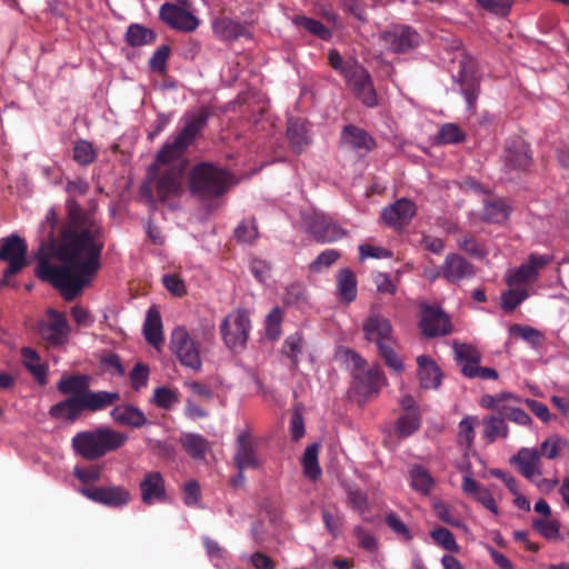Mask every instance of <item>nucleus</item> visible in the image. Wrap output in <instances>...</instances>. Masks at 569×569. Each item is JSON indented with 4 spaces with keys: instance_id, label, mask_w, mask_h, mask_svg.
I'll use <instances>...</instances> for the list:
<instances>
[{
    "instance_id": "nucleus-59",
    "label": "nucleus",
    "mask_w": 569,
    "mask_h": 569,
    "mask_svg": "<svg viewBox=\"0 0 569 569\" xmlns=\"http://www.w3.org/2000/svg\"><path fill=\"white\" fill-rule=\"evenodd\" d=\"M501 416L522 427L532 426V418L523 409L508 403L505 408H501Z\"/></svg>"
},
{
    "instance_id": "nucleus-26",
    "label": "nucleus",
    "mask_w": 569,
    "mask_h": 569,
    "mask_svg": "<svg viewBox=\"0 0 569 569\" xmlns=\"http://www.w3.org/2000/svg\"><path fill=\"white\" fill-rule=\"evenodd\" d=\"M462 490L466 495L472 497L495 516L499 515V508L492 493L488 488L482 487L469 475H465L462 477Z\"/></svg>"
},
{
    "instance_id": "nucleus-64",
    "label": "nucleus",
    "mask_w": 569,
    "mask_h": 569,
    "mask_svg": "<svg viewBox=\"0 0 569 569\" xmlns=\"http://www.w3.org/2000/svg\"><path fill=\"white\" fill-rule=\"evenodd\" d=\"M396 342H391L387 346H383L379 348V353L383 358L386 365L393 370L395 372L399 373L403 370V363L402 360L398 357L396 353L393 346Z\"/></svg>"
},
{
    "instance_id": "nucleus-60",
    "label": "nucleus",
    "mask_w": 569,
    "mask_h": 569,
    "mask_svg": "<svg viewBox=\"0 0 569 569\" xmlns=\"http://www.w3.org/2000/svg\"><path fill=\"white\" fill-rule=\"evenodd\" d=\"M178 400L177 392L167 387H159L154 389L153 402L159 408L167 410L171 409Z\"/></svg>"
},
{
    "instance_id": "nucleus-42",
    "label": "nucleus",
    "mask_w": 569,
    "mask_h": 569,
    "mask_svg": "<svg viewBox=\"0 0 569 569\" xmlns=\"http://www.w3.org/2000/svg\"><path fill=\"white\" fill-rule=\"evenodd\" d=\"M184 450L194 459H202L209 448L208 441L200 435L186 433L181 437Z\"/></svg>"
},
{
    "instance_id": "nucleus-61",
    "label": "nucleus",
    "mask_w": 569,
    "mask_h": 569,
    "mask_svg": "<svg viewBox=\"0 0 569 569\" xmlns=\"http://www.w3.org/2000/svg\"><path fill=\"white\" fill-rule=\"evenodd\" d=\"M234 236L240 242H252L258 237V228L253 219L243 220L234 230Z\"/></svg>"
},
{
    "instance_id": "nucleus-48",
    "label": "nucleus",
    "mask_w": 569,
    "mask_h": 569,
    "mask_svg": "<svg viewBox=\"0 0 569 569\" xmlns=\"http://www.w3.org/2000/svg\"><path fill=\"white\" fill-rule=\"evenodd\" d=\"M433 541L449 552H459L460 547L456 541L453 533L447 528L439 527L430 531Z\"/></svg>"
},
{
    "instance_id": "nucleus-34",
    "label": "nucleus",
    "mask_w": 569,
    "mask_h": 569,
    "mask_svg": "<svg viewBox=\"0 0 569 569\" xmlns=\"http://www.w3.org/2000/svg\"><path fill=\"white\" fill-rule=\"evenodd\" d=\"M337 295L347 303L352 302L357 298V278L351 269L346 268L338 272Z\"/></svg>"
},
{
    "instance_id": "nucleus-24",
    "label": "nucleus",
    "mask_w": 569,
    "mask_h": 569,
    "mask_svg": "<svg viewBox=\"0 0 569 569\" xmlns=\"http://www.w3.org/2000/svg\"><path fill=\"white\" fill-rule=\"evenodd\" d=\"M212 31L217 38L223 41H233L240 37H251V33L249 32L246 24L232 20L228 17L216 18L212 21Z\"/></svg>"
},
{
    "instance_id": "nucleus-29",
    "label": "nucleus",
    "mask_w": 569,
    "mask_h": 569,
    "mask_svg": "<svg viewBox=\"0 0 569 569\" xmlns=\"http://www.w3.org/2000/svg\"><path fill=\"white\" fill-rule=\"evenodd\" d=\"M357 388L362 395L376 393L385 385V376L379 365H373L368 370L355 376Z\"/></svg>"
},
{
    "instance_id": "nucleus-45",
    "label": "nucleus",
    "mask_w": 569,
    "mask_h": 569,
    "mask_svg": "<svg viewBox=\"0 0 569 569\" xmlns=\"http://www.w3.org/2000/svg\"><path fill=\"white\" fill-rule=\"evenodd\" d=\"M532 527L546 539L556 540L560 537V522L551 516L533 519Z\"/></svg>"
},
{
    "instance_id": "nucleus-14",
    "label": "nucleus",
    "mask_w": 569,
    "mask_h": 569,
    "mask_svg": "<svg viewBox=\"0 0 569 569\" xmlns=\"http://www.w3.org/2000/svg\"><path fill=\"white\" fill-rule=\"evenodd\" d=\"M380 41L392 52H406L418 47L420 36L408 26H395L380 34Z\"/></svg>"
},
{
    "instance_id": "nucleus-50",
    "label": "nucleus",
    "mask_w": 569,
    "mask_h": 569,
    "mask_svg": "<svg viewBox=\"0 0 569 569\" xmlns=\"http://www.w3.org/2000/svg\"><path fill=\"white\" fill-rule=\"evenodd\" d=\"M509 332L519 336L533 348H538L543 339L541 331L530 326L513 325L510 327Z\"/></svg>"
},
{
    "instance_id": "nucleus-5",
    "label": "nucleus",
    "mask_w": 569,
    "mask_h": 569,
    "mask_svg": "<svg viewBox=\"0 0 569 569\" xmlns=\"http://www.w3.org/2000/svg\"><path fill=\"white\" fill-rule=\"evenodd\" d=\"M250 330V317L244 309H237L230 312L220 325L223 342L231 350H239L246 347Z\"/></svg>"
},
{
    "instance_id": "nucleus-49",
    "label": "nucleus",
    "mask_w": 569,
    "mask_h": 569,
    "mask_svg": "<svg viewBox=\"0 0 569 569\" xmlns=\"http://www.w3.org/2000/svg\"><path fill=\"white\" fill-rule=\"evenodd\" d=\"M303 348V340L299 332L289 335L282 346L283 353L291 360L292 366L296 368L299 363V355Z\"/></svg>"
},
{
    "instance_id": "nucleus-35",
    "label": "nucleus",
    "mask_w": 569,
    "mask_h": 569,
    "mask_svg": "<svg viewBox=\"0 0 569 569\" xmlns=\"http://www.w3.org/2000/svg\"><path fill=\"white\" fill-rule=\"evenodd\" d=\"M82 411L80 397H69L53 405L49 410V415L56 419L74 421Z\"/></svg>"
},
{
    "instance_id": "nucleus-27",
    "label": "nucleus",
    "mask_w": 569,
    "mask_h": 569,
    "mask_svg": "<svg viewBox=\"0 0 569 569\" xmlns=\"http://www.w3.org/2000/svg\"><path fill=\"white\" fill-rule=\"evenodd\" d=\"M341 142L359 156L366 154L373 146L372 138L365 130L355 126L343 128Z\"/></svg>"
},
{
    "instance_id": "nucleus-20",
    "label": "nucleus",
    "mask_w": 569,
    "mask_h": 569,
    "mask_svg": "<svg viewBox=\"0 0 569 569\" xmlns=\"http://www.w3.org/2000/svg\"><path fill=\"white\" fill-rule=\"evenodd\" d=\"M510 463L517 467L522 477L529 481H535V477L542 476L541 453L537 448H520L510 458Z\"/></svg>"
},
{
    "instance_id": "nucleus-9",
    "label": "nucleus",
    "mask_w": 569,
    "mask_h": 569,
    "mask_svg": "<svg viewBox=\"0 0 569 569\" xmlns=\"http://www.w3.org/2000/svg\"><path fill=\"white\" fill-rule=\"evenodd\" d=\"M233 460L241 481H244L243 471L262 468L264 460L259 456L257 443L250 438L248 431L238 435Z\"/></svg>"
},
{
    "instance_id": "nucleus-43",
    "label": "nucleus",
    "mask_w": 569,
    "mask_h": 569,
    "mask_svg": "<svg viewBox=\"0 0 569 569\" xmlns=\"http://www.w3.org/2000/svg\"><path fill=\"white\" fill-rule=\"evenodd\" d=\"M421 423L420 412L402 413L396 423V431L399 437L406 438L415 433Z\"/></svg>"
},
{
    "instance_id": "nucleus-28",
    "label": "nucleus",
    "mask_w": 569,
    "mask_h": 569,
    "mask_svg": "<svg viewBox=\"0 0 569 569\" xmlns=\"http://www.w3.org/2000/svg\"><path fill=\"white\" fill-rule=\"evenodd\" d=\"M506 167L510 169H526L531 163L529 146L521 139L507 143L505 150Z\"/></svg>"
},
{
    "instance_id": "nucleus-16",
    "label": "nucleus",
    "mask_w": 569,
    "mask_h": 569,
    "mask_svg": "<svg viewBox=\"0 0 569 569\" xmlns=\"http://www.w3.org/2000/svg\"><path fill=\"white\" fill-rule=\"evenodd\" d=\"M345 79L350 89L363 104L370 108L378 104L377 92L373 88L369 73L362 66L358 64Z\"/></svg>"
},
{
    "instance_id": "nucleus-33",
    "label": "nucleus",
    "mask_w": 569,
    "mask_h": 569,
    "mask_svg": "<svg viewBox=\"0 0 569 569\" xmlns=\"http://www.w3.org/2000/svg\"><path fill=\"white\" fill-rule=\"evenodd\" d=\"M409 482L412 490L429 496L436 485L433 477L421 465H412L409 469Z\"/></svg>"
},
{
    "instance_id": "nucleus-1",
    "label": "nucleus",
    "mask_w": 569,
    "mask_h": 569,
    "mask_svg": "<svg viewBox=\"0 0 569 569\" xmlns=\"http://www.w3.org/2000/svg\"><path fill=\"white\" fill-rule=\"evenodd\" d=\"M103 248L102 229L97 221L70 209V221L56 248L57 257L64 263L53 266L42 259L36 274L57 288L64 300L72 301L94 280Z\"/></svg>"
},
{
    "instance_id": "nucleus-56",
    "label": "nucleus",
    "mask_w": 569,
    "mask_h": 569,
    "mask_svg": "<svg viewBox=\"0 0 569 569\" xmlns=\"http://www.w3.org/2000/svg\"><path fill=\"white\" fill-rule=\"evenodd\" d=\"M385 520L388 528L401 540L410 542L413 539L409 527L395 512L387 513Z\"/></svg>"
},
{
    "instance_id": "nucleus-52",
    "label": "nucleus",
    "mask_w": 569,
    "mask_h": 569,
    "mask_svg": "<svg viewBox=\"0 0 569 569\" xmlns=\"http://www.w3.org/2000/svg\"><path fill=\"white\" fill-rule=\"evenodd\" d=\"M478 418L475 416H466L461 419L458 426V438L459 442L470 448L475 440V425Z\"/></svg>"
},
{
    "instance_id": "nucleus-51",
    "label": "nucleus",
    "mask_w": 569,
    "mask_h": 569,
    "mask_svg": "<svg viewBox=\"0 0 569 569\" xmlns=\"http://www.w3.org/2000/svg\"><path fill=\"white\" fill-rule=\"evenodd\" d=\"M529 297L526 289L510 288L501 296V308L505 311H512Z\"/></svg>"
},
{
    "instance_id": "nucleus-18",
    "label": "nucleus",
    "mask_w": 569,
    "mask_h": 569,
    "mask_svg": "<svg viewBox=\"0 0 569 569\" xmlns=\"http://www.w3.org/2000/svg\"><path fill=\"white\" fill-rule=\"evenodd\" d=\"M475 274L476 269L471 262L457 253H449L437 276L442 277L449 283H458L465 279L472 278Z\"/></svg>"
},
{
    "instance_id": "nucleus-12",
    "label": "nucleus",
    "mask_w": 569,
    "mask_h": 569,
    "mask_svg": "<svg viewBox=\"0 0 569 569\" xmlns=\"http://www.w3.org/2000/svg\"><path fill=\"white\" fill-rule=\"evenodd\" d=\"M47 316L48 319L39 325L41 338L51 346H62L67 342L71 330L66 315L58 310L49 309Z\"/></svg>"
},
{
    "instance_id": "nucleus-30",
    "label": "nucleus",
    "mask_w": 569,
    "mask_h": 569,
    "mask_svg": "<svg viewBox=\"0 0 569 569\" xmlns=\"http://www.w3.org/2000/svg\"><path fill=\"white\" fill-rule=\"evenodd\" d=\"M420 386L425 389H437L441 385L440 368L427 356L417 358Z\"/></svg>"
},
{
    "instance_id": "nucleus-57",
    "label": "nucleus",
    "mask_w": 569,
    "mask_h": 569,
    "mask_svg": "<svg viewBox=\"0 0 569 569\" xmlns=\"http://www.w3.org/2000/svg\"><path fill=\"white\" fill-rule=\"evenodd\" d=\"M96 158L92 144L87 140H79L73 147V159L81 166L91 163Z\"/></svg>"
},
{
    "instance_id": "nucleus-21",
    "label": "nucleus",
    "mask_w": 569,
    "mask_h": 569,
    "mask_svg": "<svg viewBox=\"0 0 569 569\" xmlns=\"http://www.w3.org/2000/svg\"><path fill=\"white\" fill-rule=\"evenodd\" d=\"M141 500L147 506L164 502L167 499L166 481L159 471L147 472L139 483Z\"/></svg>"
},
{
    "instance_id": "nucleus-58",
    "label": "nucleus",
    "mask_w": 569,
    "mask_h": 569,
    "mask_svg": "<svg viewBox=\"0 0 569 569\" xmlns=\"http://www.w3.org/2000/svg\"><path fill=\"white\" fill-rule=\"evenodd\" d=\"M482 9L490 13L507 17L515 3V0H475Z\"/></svg>"
},
{
    "instance_id": "nucleus-55",
    "label": "nucleus",
    "mask_w": 569,
    "mask_h": 569,
    "mask_svg": "<svg viewBox=\"0 0 569 569\" xmlns=\"http://www.w3.org/2000/svg\"><path fill=\"white\" fill-rule=\"evenodd\" d=\"M328 59L330 66L345 78L359 64L355 59H345L337 50H330Z\"/></svg>"
},
{
    "instance_id": "nucleus-54",
    "label": "nucleus",
    "mask_w": 569,
    "mask_h": 569,
    "mask_svg": "<svg viewBox=\"0 0 569 569\" xmlns=\"http://www.w3.org/2000/svg\"><path fill=\"white\" fill-rule=\"evenodd\" d=\"M202 540L207 555L213 566L223 568L227 565V551L209 537H204Z\"/></svg>"
},
{
    "instance_id": "nucleus-62",
    "label": "nucleus",
    "mask_w": 569,
    "mask_h": 569,
    "mask_svg": "<svg viewBox=\"0 0 569 569\" xmlns=\"http://www.w3.org/2000/svg\"><path fill=\"white\" fill-rule=\"evenodd\" d=\"M563 445V439L558 435H552L545 439L540 449H538L541 453V457H546L547 459H556L559 456L560 448Z\"/></svg>"
},
{
    "instance_id": "nucleus-8",
    "label": "nucleus",
    "mask_w": 569,
    "mask_h": 569,
    "mask_svg": "<svg viewBox=\"0 0 569 569\" xmlns=\"http://www.w3.org/2000/svg\"><path fill=\"white\" fill-rule=\"evenodd\" d=\"M303 222L312 237L321 243H331L342 239L347 231L323 212H310L303 216Z\"/></svg>"
},
{
    "instance_id": "nucleus-6",
    "label": "nucleus",
    "mask_w": 569,
    "mask_h": 569,
    "mask_svg": "<svg viewBox=\"0 0 569 569\" xmlns=\"http://www.w3.org/2000/svg\"><path fill=\"white\" fill-rule=\"evenodd\" d=\"M170 349L182 366L193 371L201 369L202 360L199 346L184 327H177L172 330Z\"/></svg>"
},
{
    "instance_id": "nucleus-2",
    "label": "nucleus",
    "mask_w": 569,
    "mask_h": 569,
    "mask_svg": "<svg viewBox=\"0 0 569 569\" xmlns=\"http://www.w3.org/2000/svg\"><path fill=\"white\" fill-rule=\"evenodd\" d=\"M208 119L209 111L204 107L186 112L174 133L159 150L156 163L149 168L148 183L154 188L161 201L176 198L182 191L184 153L200 137Z\"/></svg>"
},
{
    "instance_id": "nucleus-44",
    "label": "nucleus",
    "mask_w": 569,
    "mask_h": 569,
    "mask_svg": "<svg viewBox=\"0 0 569 569\" xmlns=\"http://www.w3.org/2000/svg\"><path fill=\"white\" fill-rule=\"evenodd\" d=\"M287 137L292 147L300 151L309 143V137L306 127L299 120H290L287 128Z\"/></svg>"
},
{
    "instance_id": "nucleus-15",
    "label": "nucleus",
    "mask_w": 569,
    "mask_h": 569,
    "mask_svg": "<svg viewBox=\"0 0 569 569\" xmlns=\"http://www.w3.org/2000/svg\"><path fill=\"white\" fill-rule=\"evenodd\" d=\"M362 329L366 340L373 342L378 349L396 342L391 322L385 316L371 313L363 322Z\"/></svg>"
},
{
    "instance_id": "nucleus-41",
    "label": "nucleus",
    "mask_w": 569,
    "mask_h": 569,
    "mask_svg": "<svg viewBox=\"0 0 569 569\" xmlns=\"http://www.w3.org/2000/svg\"><path fill=\"white\" fill-rule=\"evenodd\" d=\"M319 446L317 443L309 445L302 456L303 472L307 478L315 481L321 475V468L318 462Z\"/></svg>"
},
{
    "instance_id": "nucleus-10",
    "label": "nucleus",
    "mask_w": 569,
    "mask_h": 569,
    "mask_svg": "<svg viewBox=\"0 0 569 569\" xmlns=\"http://www.w3.org/2000/svg\"><path fill=\"white\" fill-rule=\"evenodd\" d=\"M160 20L169 28L190 33L198 29L200 20L189 10L174 3L166 2L159 9Z\"/></svg>"
},
{
    "instance_id": "nucleus-36",
    "label": "nucleus",
    "mask_w": 569,
    "mask_h": 569,
    "mask_svg": "<svg viewBox=\"0 0 569 569\" xmlns=\"http://www.w3.org/2000/svg\"><path fill=\"white\" fill-rule=\"evenodd\" d=\"M483 438L492 443L497 439H506L509 436V426L502 416H487L483 418Z\"/></svg>"
},
{
    "instance_id": "nucleus-22",
    "label": "nucleus",
    "mask_w": 569,
    "mask_h": 569,
    "mask_svg": "<svg viewBox=\"0 0 569 569\" xmlns=\"http://www.w3.org/2000/svg\"><path fill=\"white\" fill-rule=\"evenodd\" d=\"M415 214L416 204L407 198H401L385 208L381 217L388 226L400 228L408 224Z\"/></svg>"
},
{
    "instance_id": "nucleus-63",
    "label": "nucleus",
    "mask_w": 569,
    "mask_h": 569,
    "mask_svg": "<svg viewBox=\"0 0 569 569\" xmlns=\"http://www.w3.org/2000/svg\"><path fill=\"white\" fill-rule=\"evenodd\" d=\"M345 9L357 19L365 21L367 19V10L375 7L373 0H345Z\"/></svg>"
},
{
    "instance_id": "nucleus-37",
    "label": "nucleus",
    "mask_w": 569,
    "mask_h": 569,
    "mask_svg": "<svg viewBox=\"0 0 569 569\" xmlns=\"http://www.w3.org/2000/svg\"><path fill=\"white\" fill-rule=\"evenodd\" d=\"M22 362L33 378L40 383H47V366L41 362L39 355L31 348L24 347L21 350Z\"/></svg>"
},
{
    "instance_id": "nucleus-17",
    "label": "nucleus",
    "mask_w": 569,
    "mask_h": 569,
    "mask_svg": "<svg viewBox=\"0 0 569 569\" xmlns=\"http://www.w3.org/2000/svg\"><path fill=\"white\" fill-rule=\"evenodd\" d=\"M460 56V70L453 79L460 83V92L465 97L468 108H472L478 97L479 82L475 76L472 59L463 52Z\"/></svg>"
},
{
    "instance_id": "nucleus-7",
    "label": "nucleus",
    "mask_w": 569,
    "mask_h": 569,
    "mask_svg": "<svg viewBox=\"0 0 569 569\" xmlns=\"http://www.w3.org/2000/svg\"><path fill=\"white\" fill-rule=\"evenodd\" d=\"M551 261L552 256L550 254L530 253L525 262L507 271L506 282L509 287L536 282L540 277V271Z\"/></svg>"
},
{
    "instance_id": "nucleus-13",
    "label": "nucleus",
    "mask_w": 569,
    "mask_h": 569,
    "mask_svg": "<svg viewBox=\"0 0 569 569\" xmlns=\"http://www.w3.org/2000/svg\"><path fill=\"white\" fill-rule=\"evenodd\" d=\"M79 492L88 499L110 508H122L130 502V491L122 486L86 487Z\"/></svg>"
},
{
    "instance_id": "nucleus-40",
    "label": "nucleus",
    "mask_w": 569,
    "mask_h": 569,
    "mask_svg": "<svg viewBox=\"0 0 569 569\" xmlns=\"http://www.w3.org/2000/svg\"><path fill=\"white\" fill-rule=\"evenodd\" d=\"M455 359L461 366L462 373L465 375V368L468 366L473 368L479 365L481 355L475 347L467 343H456L455 347Z\"/></svg>"
},
{
    "instance_id": "nucleus-39",
    "label": "nucleus",
    "mask_w": 569,
    "mask_h": 569,
    "mask_svg": "<svg viewBox=\"0 0 569 569\" xmlns=\"http://www.w3.org/2000/svg\"><path fill=\"white\" fill-rule=\"evenodd\" d=\"M156 39L153 31L142 24L132 23L126 32V41L131 47H141L152 43Z\"/></svg>"
},
{
    "instance_id": "nucleus-47",
    "label": "nucleus",
    "mask_w": 569,
    "mask_h": 569,
    "mask_svg": "<svg viewBox=\"0 0 569 569\" xmlns=\"http://www.w3.org/2000/svg\"><path fill=\"white\" fill-rule=\"evenodd\" d=\"M283 321V310L274 307L266 317L264 330L269 340H277L281 336V325Z\"/></svg>"
},
{
    "instance_id": "nucleus-25",
    "label": "nucleus",
    "mask_w": 569,
    "mask_h": 569,
    "mask_svg": "<svg viewBox=\"0 0 569 569\" xmlns=\"http://www.w3.org/2000/svg\"><path fill=\"white\" fill-rule=\"evenodd\" d=\"M83 411H101L120 400V393L116 391L99 390L93 391L90 388L80 397Z\"/></svg>"
},
{
    "instance_id": "nucleus-38",
    "label": "nucleus",
    "mask_w": 569,
    "mask_h": 569,
    "mask_svg": "<svg viewBox=\"0 0 569 569\" xmlns=\"http://www.w3.org/2000/svg\"><path fill=\"white\" fill-rule=\"evenodd\" d=\"M510 212L511 207L506 200L488 201L483 207V219L493 223H502L509 218Z\"/></svg>"
},
{
    "instance_id": "nucleus-53",
    "label": "nucleus",
    "mask_w": 569,
    "mask_h": 569,
    "mask_svg": "<svg viewBox=\"0 0 569 569\" xmlns=\"http://www.w3.org/2000/svg\"><path fill=\"white\" fill-rule=\"evenodd\" d=\"M340 252L336 249H327L309 264V270L313 273H321L323 270L331 267L339 258Z\"/></svg>"
},
{
    "instance_id": "nucleus-46",
    "label": "nucleus",
    "mask_w": 569,
    "mask_h": 569,
    "mask_svg": "<svg viewBox=\"0 0 569 569\" xmlns=\"http://www.w3.org/2000/svg\"><path fill=\"white\" fill-rule=\"evenodd\" d=\"M295 24L303 27L310 33L317 36L321 40H329L332 36L331 31L319 20L305 16H297L293 19Z\"/></svg>"
},
{
    "instance_id": "nucleus-32",
    "label": "nucleus",
    "mask_w": 569,
    "mask_h": 569,
    "mask_svg": "<svg viewBox=\"0 0 569 569\" xmlns=\"http://www.w3.org/2000/svg\"><path fill=\"white\" fill-rule=\"evenodd\" d=\"M143 335L149 345L160 349L163 343L162 320L158 310L150 308L143 323Z\"/></svg>"
},
{
    "instance_id": "nucleus-31",
    "label": "nucleus",
    "mask_w": 569,
    "mask_h": 569,
    "mask_svg": "<svg viewBox=\"0 0 569 569\" xmlns=\"http://www.w3.org/2000/svg\"><path fill=\"white\" fill-rule=\"evenodd\" d=\"M91 377L88 375H63L57 383V389L62 395L82 397L90 388Z\"/></svg>"
},
{
    "instance_id": "nucleus-23",
    "label": "nucleus",
    "mask_w": 569,
    "mask_h": 569,
    "mask_svg": "<svg viewBox=\"0 0 569 569\" xmlns=\"http://www.w3.org/2000/svg\"><path fill=\"white\" fill-rule=\"evenodd\" d=\"M110 417L116 423L131 428H141L148 423L143 411L130 403L113 406L110 411Z\"/></svg>"
},
{
    "instance_id": "nucleus-4",
    "label": "nucleus",
    "mask_w": 569,
    "mask_h": 569,
    "mask_svg": "<svg viewBox=\"0 0 569 569\" xmlns=\"http://www.w3.org/2000/svg\"><path fill=\"white\" fill-rule=\"evenodd\" d=\"M234 181L223 169L211 163L197 164L190 172L189 188L201 199H212L224 193Z\"/></svg>"
},
{
    "instance_id": "nucleus-3",
    "label": "nucleus",
    "mask_w": 569,
    "mask_h": 569,
    "mask_svg": "<svg viewBox=\"0 0 569 569\" xmlns=\"http://www.w3.org/2000/svg\"><path fill=\"white\" fill-rule=\"evenodd\" d=\"M128 440V435L109 427L81 431L73 436L72 448L81 457L96 460L106 453L121 448Z\"/></svg>"
},
{
    "instance_id": "nucleus-11",
    "label": "nucleus",
    "mask_w": 569,
    "mask_h": 569,
    "mask_svg": "<svg viewBox=\"0 0 569 569\" xmlns=\"http://www.w3.org/2000/svg\"><path fill=\"white\" fill-rule=\"evenodd\" d=\"M27 251L26 241L17 234H11L2 240L0 260L8 262V267L4 270L6 278L18 273L27 264Z\"/></svg>"
},
{
    "instance_id": "nucleus-19",
    "label": "nucleus",
    "mask_w": 569,
    "mask_h": 569,
    "mask_svg": "<svg viewBox=\"0 0 569 569\" xmlns=\"http://www.w3.org/2000/svg\"><path fill=\"white\" fill-rule=\"evenodd\" d=\"M420 328L428 337L445 336L450 332V321L438 307L421 305Z\"/></svg>"
}]
</instances>
